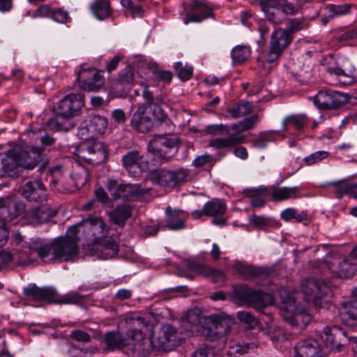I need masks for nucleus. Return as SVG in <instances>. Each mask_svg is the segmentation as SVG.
Returning a JSON list of instances; mask_svg holds the SVG:
<instances>
[{
  "label": "nucleus",
  "instance_id": "a211bd4d",
  "mask_svg": "<svg viewBox=\"0 0 357 357\" xmlns=\"http://www.w3.org/2000/svg\"><path fill=\"white\" fill-rule=\"evenodd\" d=\"M180 340L175 327L170 324H164L157 337L150 340L149 343L159 350L170 351L180 344Z\"/></svg>",
  "mask_w": 357,
  "mask_h": 357
},
{
  "label": "nucleus",
  "instance_id": "423d86ee",
  "mask_svg": "<svg viewBox=\"0 0 357 357\" xmlns=\"http://www.w3.org/2000/svg\"><path fill=\"white\" fill-rule=\"evenodd\" d=\"M25 209L26 205L21 200L8 197L0 198V248L8 241V231L5 227L6 223L19 217Z\"/></svg>",
  "mask_w": 357,
  "mask_h": 357
},
{
  "label": "nucleus",
  "instance_id": "a18cd8bd",
  "mask_svg": "<svg viewBox=\"0 0 357 357\" xmlns=\"http://www.w3.org/2000/svg\"><path fill=\"white\" fill-rule=\"evenodd\" d=\"M252 111V105L248 101H241L232 107L227 109L233 119H238L250 114Z\"/></svg>",
  "mask_w": 357,
  "mask_h": 357
},
{
  "label": "nucleus",
  "instance_id": "bb28decb",
  "mask_svg": "<svg viewBox=\"0 0 357 357\" xmlns=\"http://www.w3.org/2000/svg\"><path fill=\"white\" fill-rule=\"evenodd\" d=\"M144 156L137 150L130 151L123 155L121 162L123 168L131 176H138L147 168V162H144Z\"/></svg>",
  "mask_w": 357,
  "mask_h": 357
},
{
  "label": "nucleus",
  "instance_id": "6e6552de",
  "mask_svg": "<svg viewBox=\"0 0 357 357\" xmlns=\"http://www.w3.org/2000/svg\"><path fill=\"white\" fill-rule=\"evenodd\" d=\"M70 232H75L87 241L96 243L108 234L106 224L101 218L86 219L70 227Z\"/></svg>",
  "mask_w": 357,
  "mask_h": 357
},
{
  "label": "nucleus",
  "instance_id": "9b49d317",
  "mask_svg": "<svg viewBox=\"0 0 357 357\" xmlns=\"http://www.w3.org/2000/svg\"><path fill=\"white\" fill-rule=\"evenodd\" d=\"M76 155L93 165H100L106 161L107 149L105 144L97 140H86L79 143Z\"/></svg>",
  "mask_w": 357,
  "mask_h": 357
},
{
  "label": "nucleus",
  "instance_id": "603ef678",
  "mask_svg": "<svg viewBox=\"0 0 357 357\" xmlns=\"http://www.w3.org/2000/svg\"><path fill=\"white\" fill-rule=\"evenodd\" d=\"M123 182L117 180L108 178L105 187L112 201H116L121 198Z\"/></svg>",
  "mask_w": 357,
  "mask_h": 357
},
{
  "label": "nucleus",
  "instance_id": "338daca9",
  "mask_svg": "<svg viewBox=\"0 0 357 357\" xmlns=\"http://www.w3.org/2000/svg\"><path fill=\"white\" fill-rule=\"evenodd\" d=\"M77 136L84 141L91 140L90 138H93L95 135L92 132L91 127L88 122H85L84 124H82L78 128Z\"/></svg>",
  "mask_w": 357,
  "mask_h": 357
},
{
  "label": "nucleus",
  "instance_id": "5fc2aeb1",
  "mask_svg": "<svg viewBox=\"0 0 357 357\" xmlns=\"http://www.w3.org/2000/svg\"><path fill=\"white\" fill-rule=\"evenodd\" d=\"M174 69L178 77L183 82L189 80L193 74V68L188 65H183L181 61L174 63Z\"/></svg>",
  "mask_w": 357,
  "mask_h": 357
},
{
  "label": "nucleus",
  "instance_id": "c85d7f7f",
  "mask_svg": "<svg viewBox=\"0 0 357 357\" xmlns=\"http://www.w3.org/2000/svg\"><path fill=\"white\" fill-rule=\"evenodd\" d=\"M24 167L20 163V158L17 151L9 150L7 157L1 160L0 174L1 177H17L22 173Z\"/></svg>",
  "mask_w": 357,
  "mask_h": 357
},
{
  "label": "nucleus",
  "instance_id": "72a5a7b5",
  "mask_svg": "<svg viewBox=\"0 0 357 357\" xmlns=\"http://www.w3.org/2000/svg\"><path fill=\"white\" fill-rule=\"evenodd\" d=\"M342 323L349 328H357V300L352 299L343 303L340 310Z\"/></svg>",
  "mask_w": 357,
  "mask_h": 357
},
{
  "label": "nucleus",
  "instance_id": "ddd939ff",
  "mask_svg": "<svg viewBox=\"0 0 357 357\" xmlns=\"http://www.w3.org/2000/svg\"><path fill=\"white\" fill-rule=\"evenodd\" d=\"M305 300L312 303L317 310L327 306V298L331 294L329 287L321 280H307L302 285Z\"/></svg>",
  "mask_w": 357,
  "mask_h": 357
},
{
  "label": "nucleus",
  "instance_id": "c03bdc74",
  "mask_svg": "<svg viewBox=\"0 0 357 357\" xmlns=\"http://www.w3.org/2000/svg\"><path fill=\"white\" fill-rule=\"evenodd\" d=\"M307 123L308 118L305 114H291L283 119L281 130H286L289 125L294 126L297 130H301Z\"/></svg>",
  "mask_w": 357,
  "mask_h": 357
},
{
  "label": "nucleus",
  "instance_id": "f8f14e48",
  "mask_svg": "<svg viewBox=\"0 0 357 357\" xmlns=\"http://www.w3.org/2000/svg\"><path fill=\"white\" fill-rule=\"evenodd\" d=\"M76 155L93 165H100L106 161L107 149L105 144L97 140H86L79 143Z\"/></svg>",
  "mask_w": 357,
  "mask_h": 357
},
{
  "label": "nucleus",
  "instance_id": "7c9ffc66",
  "mask_svg": "<svg viewBox=\"0 0 357 357\" xmlns=\"http://www.w3.org/2000/svg\"><path fill=\"white\" fill-rule=\"evenodd\" d=\"M25 297L35 301H47L52 303L56 296V290L51 287H39L35 284H29L23 289Z\"/></svg>",
  "mask_w": 357,
  "mask_h": 357
},
{
  "label": "nucleus",
  "instance_id": "f03ea898",
  "mask_svg": "<svg viewBox=\"0 0 357 357\" xmlns=\"http://www.w3.org/2000/svg\"><path fill=\"white\" fill-rule=\"evenodd\" d=\"M180 142L171 135H156L149 141L148 152L155 165L167 163L176 154Z\"/></svg>",
  "mask_w": 357,
  "mask_h": 357
},
{
  "label": "nucleus",
  "instance_id": "864d4df0",
  "mask_svg": "<svg viewBox=\"0 0 357 357\" xmlns=\"http://www.w3.org/2000/svg\"><path fill=\"white\" fill-rule=\"evenodd\" d=\"M250 49L247 46L238 45L231 50V57L234 63H241L245 61L250 55Z\"/></svg>",
  "mask_w": 357,
  "mask_h": 357
},
{
  "label": "nucleus",
  "instance_id": "b1692460",
  "mask_svg": "<svg viewBox=\"0 0 357 357\" xmlns=\"http://www.w3.org/2000/svg\"><path fill=\"white\" fill-rule=\"evenodd\" d=\"M147 109L146 105L140 104L131 116L130 125L139 132H149L153 128L155 123L160 125L154 119V117L151 118L149 116Z\"/></svg>",
  "mask_w": 357,
  "mask_h": 357
},
{
  "label": "nucleus",
  "instance_id": "473e14b6",
  "mask_svg": "<svg viewBox=\"0 0 357 357\" xmlns=\"http://www.w3.org/2000/svg\"><path fill=\"white\" fill-rule=\"evenodd\" d=\"M20 158V163L24 169H32L43 160L45 155L38 148L31 146L28 149H22L17 152Z\"/></svg>",
  "mask_w": 357,
  "mask_h": 357
},
{
  "label": "nucleus",
  "instance_id": "79ce46f5",
  "mask_svg": "<svg viewBox=\"0 0 357 357\" xmlns=\"http://www.w3.org/2000/svg\"><path fill=\"white\" fill-rule=\"evenodd\" d=\"M70 178L73 184L75 185V190L82 188L89 179V172L84 166L77 165L73 168L70 173Z\"/></svg>",
  "mask_w": 357,
  "mask_h": 357
},
{
  "label": "nucleus",
  "instance_id": "dca6fc26",
  "mask_svg": "<svg viewBox=\"0 0 357 357\" xmlns=\"http://www.w3.org/2000/svg\"><path fill=\"white\" fill-rule=\"evenodd\" d=\"M349 101L347 93L326 90L320 91L314 98V105L320 109H337Z\"/></svg>",
  "mask_w": 357,
  "mask_h": 357
},
{
  "label": "nucleus",
  "instance_id": "a19ab883",
  "mask_svg": "<svg viewBox=\"0 0 357 357\" xmlns=\"http://www.w3.org/2000/svg\"><path fill=\"white\" fill-rule=\"evenodd\" d=\"M90 10L98 20H104L109 18L112 13L109 0H96L91 6Z\"/></svg>",
  "mask_w": 357,
  "mask_h": 357
},
{
  "label": "nucleus",
  "instance_id": "6e6d98bb",
  "mask_svg": "<svg viewBox=\"0 0 357 357\" xmlns=\"http://www.w3.org/2000/svg\"><path fill=\"white\" fill-rule=\"evenodd\" d=\"M201 135H221L225 132H229L228 126L223 124H212L206 126L204 129L197 130Z\"/></svg>",
  "mask_w": 357,
  "mask_h": 357
},
{
  "label": "nucleus",
  "instance_id": "f257e3e1",
  "mask_svg": "<svg viewBox=\"0 0 357 357\" xmlns=\"http://www.w3.org/2000/svg\"><path fill=\"white\" fill-rule=\"evenodd\" d=\"M66 236L54 238L51 243H46L40 238L31 239L29 248L32 252L44 261H68L75 259L79 253V235L70 232Z\"/></svg>",
  "mask_w": 357,
  "mask_h": 357
},
{
  "label": "nucleus",
  "instance_id": "37998d69",
  "mask_svg": "<svg viewBox=\"0 0 357 357\" xmlns=\"http://www.w3.org/2000/svg\"><path fill=\"white\" fill-rule=\"evenodd\" d=\"M146 193V190L142 188L141 184L123 183L121 199L128 201L135 200Z\"/></svg>",
  "mask_w": 357,
  "mask_h": 357
},
{
  "label": "nucleus",
  "instance_id": "cd10ccee",
  "mask_svg": "<svg viewBox=\"0 0 357 357\" xmlns=\"http://www.w3.org/2000/svg\"><path fill=\"white\" fill-rule=\"evenodd\" d=\"M104 342L109 350H121L126 354L128 349L132 347L133 344L127 333L124 335L119 331L107 332L104 335Z\"/></svg>",
  "mask_w": 357,
  "mask_h": 357
},
{
  "label": "nucleus",
  "instance_id": "2eb2a0df",
  "mask_svg": "<svg viewBox=\"0 0 357 357\" xmlns=\"http://www.w3.org/2000/svg\"><path fill=\"white\" fill-rule=\"evenodd\" d=\"M77 74V82L84 91H97L105 85L104 76L96 68L82 65Z\"/></svg>",
  "mask_w": 357,
  "mask_h": 357
},
{
  "label": "nucleus",
  "instance_id": "c9c22d12",
  "mask_svg": "<svg viewBox=\"0 0 357 357\" xmlns=\"http://www.w3.org/2000/svg\"><path fill=\"white\" fill-rule=\"evenodd\" d=\"M133 207L128 204L117 205L113 210L107 212L111 221L119 227H124L126 221L130 218Z\"/></svg>",
  "mask_w": 357,
  "mask_h": 357
},
{
  "label": "nucleus",
  "instance_id": "c756f323",
  "mask_svg": "<svg viewBox=\"0 0 357 357\" xmlns=\"http://www.w3.org/2000/svg\"><path fill=\"white\" fill-rule=\"evenodd\" d=\"M142 97L146 101V103L144 104L147 106V109H150V112L158 123L167 124L170 121L168 115L165 112L162 107L158 104L157 98H155L153 93L149 90L148 86L144 87Z\"/></svg>",
  "mask_w": 357,
  "mask_h": 357
},
{
  "label": "nucleus",
  "instance_id": "13d9d810",
  "mask_svg": "<svg viewBox=\"0 0 357 357\" xmlns=\"http://www.w3.org/2000/svg\"><path fill=\"white\" fill-rule=\"evenodd\" d=\"M121 3L123 8L129 10L132 18L142 17L144 15V10L142 6L135 4L132 0H121Z\"/></svg>",
  "mask_w": 357,
  "mask_h": 357
},
{
  "label": "nucleus",
  "instance_id": "0e129e2a",
  "mask_svg": "<svg viewBox=\"0 0 357 357\" xmlns=\"http://www.w3.org/2000/svg\"><path fill=\"white\" fill-rule=\"evenodd\" d=\"M328 155V153L327 151H317L307 157H305L303 158V161L306 165L310 166L322 160L324 158H326Z\"/></svg>",
  "mask_w": 357,
  "mask_h": 357
},
{
  "label": "nucleus",
  "instance_id": "7ed1b4c3",
  "mask_svg": "<svg viewBox=\"0 0 357 357\" xmlns=\"http://www.w3.org/2000/svg\"><path fill=\"white\" fill-rule=\"evenodd\" d=\"M234 324V319L228 314H213L199 319L198 329L206 339L214 341L227 335Z\"/></svg>",
  "mask_w": 357,
  "mask_h": 357
},
{
  "label": "nucleus",
  "instance_id": "1a4fd4ad",
  "mask_svg": "<svg viewBox=\"0 0 357 357\" xmlns=\"http://www.w3.org/2000/svg\"><path fill=\"white\" fill-rule=\"evenodd\" d=\"M294 351L295 357H328L331 349L324 346V336L319 333L301 340Z\"/></svg>",
  "mask_w": 357,
  "mask_h": 357
},
{
  "label": "nucleus",
  "instance_id": "9d476101",
  "mask_svg": "<svg viewBox=\"0 0 357 357\" xmlns=\"http://www.w3.org/2000/svg\"><path fill=\"white\" fill-rule=\"evenodd\" d=\"M190 178V171L183 167L174 171L165 168L155 169L149 174V179L153 184L169 188H174L176 185L187 182Z\"/></svg>",
  "mask_w": 357,
  "mask_h": 357
},
{
  "label": "nucleus",
  "instance_id": "39448f33",
  "mask_svg": "<svg viewBox=\"0 0 357 357\" xmlns=\"http://www.w3.org/2000/svg\"><path fill=\"white\" fill-rule=\"evenodd\" d=\"M125 323L128 325L127 333L133 342L132 347L128 349L126 354L132 357L146 354L147 349L144 346V342L147 340L142 328L148 326L149 321L140 316H131L125 319Z\"/></svg>",
  "mask_w": 357,
  "mask_h": 357
},
{
  "label": "nucleus",
  "instance_id": "3c124183",
  "mask_svg": "<svg viewBox=\"0 0 357 357\" xmlns=\"http://www.w3.org/2000/svg\"><path fill=\"white\" fill-rule=\"evenodd\" d=\"M134 79V69L130 66H126L121 70L118 77V84L122 86L124 89L129 90L132 85Z\"/></svg>",
  "mask_w": 357,
  "mask_h": 357
},
{
  "label": "nucleus",
  "instance_id": "680f3d73",
  "mask_svg": "<svg viewBox=\"0 0 357 357\" xmlns=\"http://www.w3.org/2000/svg\"><path fill=\"white\" fill-rule=\"evenodd\" d=\"M351 6V4H344L340 6H336L334 4L328 5L327 8L330 13L329 17L334 18L336 16L349 14L350 13Z\"/></svg>",
  "mask_w": 357,
  "mask_h": 357
},
{
  "label": "nucleus",
  "instance_id": "e433bc0d",
  "mask_svg": "<svg viewBox=\"0 0 357 357\" xmlns=\"http://www.w3.org/2000/svg\"><path fill=\"white\" fill-rule=\"evenodd\" d=\"M188 267L197 275H202L205 277L211 278L215 283L225 280V275L222 271L210 268L204 264L195 261L188 262Z\"/></svg>",
  "mask_w": 357,
  "mask_h": 357
},
{
  "label": "nucleus",
  "instance_id": "393cba45",
  "mask_svg": "<svg viewBox=\"0 0 357 357\" xmlns=\"http://www.w3.org/2000/svg\"><path fill=\"white\" fill-rule=\"evenodd\" d=\"M226 203L220 199H212L204 204L205 216L212 217V224L224 226L227 224L228 218L225 216L227 211Z\"/></svg>",
  "mask_w": 357,
  "mask_h": 357
},
{
  "label": "nucleus",
  "instance_id": "774afa93",
  "mask_svg": "<svg viewBox=\"0 0 357 357\" xmlns=\"http://www.w3.org/2000/svg\"><path fill=\"white\" fill-rule=\"evenodd\" d=\"M51 18L54 21L62 24H66L70 21L68 13L61 8L53 10Z\"/></svg>",
  "mask_w": 357,
  "mask_h": 357
},
{
  "label": "nucleus",
  "instance_id": "f704fd0d",
  "mask_svg": "<svg viewBox=\"0 0 357 357\" xmlns=\"http://www.w3.org/2000/svg\"><path fill=\"white\" fill-rule=\"evenodd\" d=\"M234 268L245 279H252L259 276H268L271 273V270L268 268L256 267L241 261H236L234 265Z\"/></svg>",
  "mask_w": 357,
  "mask_h": 357
},
{
  "label": "nucleus",
  "instance_id": "20e7f679",
  "mask_svg": "<svg viewBox=\"0 0 357 357\" xmlns=\"http://www.w3.org/2000/svg\"><path fill=\"white\" fill-rule=\"evenodd\" d=\"M232 297L235 303L252 306L262 312L273 301L271 294L252 289L246 284L233 285Z\"/></svg>",
  "mask_w": 357,
  "mask_h": 357
},
{
  "label": "nucleus",
  "instance_id": "4d7b16f0",
  "mask_svg": "<svg viewBox=\"0 0 357 357\" xmlns=\"http://www.w3.org/2000/svg\"><path fill=\"white\" fill-rule=\"evenodd\" d=\"M333 185L335 187V193L337 198H341L345 195H354V183L342 181L335 183Z\"/></svg>",
  "mask_w": 357,
  "mask_h": 357
},
{
  "label": "nucleus",
  "instance_id": "f3484780",
  "mask_svg": "<svg viewBox=\"0 0 357 357\" xmlns=\"http://www.w3.org/2000/svg\"><path fill=\"white\" fill-rule=\"evenodd\" d=\"M293 36L284 29H278L272 33L271 47L267 54L266 61L273 63L278 60L282 52L292 42Z\"/></svg>",
  "mask_w": 357,
  "mask_h": 357
},
{
  "label": "nucleus",
  "instance_id": "4c0bfd02",
  "mask_svg": "<svg viewBox=\"0 0 357 357\" xmlns=\"http://www.w3.org/2000/svg\"><path fill=\"white\" fill-rule=\"evenodd\" d=\"M268 195L275 202H282L289 199H296L301 197V190L298 187H272Z\"/></svg>",
  "mask_w": 357,
  "mask_h": 357
},
{
  "label": "nucleus",
  "instance_id": "4be33fe9",
  "mask_svg": "<svg viewBox=\"0 0 357 357\" xmlns=\"http://www.w3.org/2000/svg\"><path fill=\"white\" fill-rule=\"evenodd\" d=\"M39 206L29 210L25 213L24 218L27 223L33 225L46 223L54 218L58 211L52 208L46 202L38 203Z\"/></svg>",
  "mask_w": 357,
  "mask_h": 357
},
{
  "label": "nucleus",
  "instance_id": "49530a36",
  "mask_svg": "<svg viewBox=\"0 0 357 357\" xmlns=\"http://www.w3.org/2000/svg\"><path fill=\"white\" fill-rule=\"evenodd\" d=\"M167 214V227L171 230H179L185 227L184 220L180 218V213L178 211H172L169 206L166 209Z\"/></svg>",
  "mask_w": 357,
  "mask_h": 357
},
{
  "label": "nucleus",
  "instance_id": "e2e57ef3",
  "mask_svg": "<svg viewBox=\"0 0 357 357\" xmlns=\"http://www.w3.org/2000/svg\"><path fill=\"white\" fill-rule=\"evenodd\" d=\"M236 317L241 323L248 325L250 328H254L258 323L257 318L248 311H238L236 313Z\"/></svg>",
  "mask_w": 357,
  "mask_h": 357
},
{
  "label": "nucleus",
  "instance_id": "8fccbe9b",
  "mask_svg": "<svg viewBox=\"0 0 357 357\" xmlns=\"http://www.w3.org/2000/svg\"><path fill=\"white\" fill-rule=\"evenodd\" d=\"M93 134H103L107 128V119L99 115H94L91 117L88 122Z\"/></svg>",
  "mask_w": 357,
  "mask_h": 357
},
{
  "label": "nucleus",
  "instance_id": "2f4dec72",
  "mask_svg": "<svg viewBox=\"0 0 357 357\" xmlns=\"http://www.w3.org/2000/svg\"><path fill=\"white\" fill-rule=\"evenodd\" d=\"M94 255L100 259H112L117 255L119 245L111 237H105L96 243L93 248Z\"/></svg>",
  "mask_w": 357,
  "mask_h": 357
},
{
  "label": "nucleus",
  "instance_id": "aec40b11",
  "mask_svg": "<svg viewBox=\"0 0 357 357\" xmlns=\"http://www.w3.org/2000/svg\"><path fill=\"white\" fill-rule=\"evenodd\" d=\"M190 10L191 13L188 12L183 20L185 24L190 22L200 23L208 18H214L215 16L206 0H191Z\"/></svg>",
  "mask_w": 357,
  "mask_h": 357
},
{
  "label": "nucleus",
  "instance_id": "052dcab7",
  "mask_svg": "<svg viewBox=\"0 0 357 357\" xmlns=\"http://www.w3.org/2000/svg\"><path fill=\"white\" fill-rule=\"evenodd\" d=\"M40 146H37L38 148L45 154L46 151H50L52 149H55L56 144V139L53 136L45 133L40 137Z\"/></svg>",
  "mask_w": 357,
  "mask_h": 357
},
{
  "label": "nucleus",
  "instance_id": "4468645a",
  "mask_svg": "<svg viewBox=\"0 0 357 357\" xmlns=\"http://www.w3.org/2000/svg\"><path fill=\"white\" fill-rule=\"evenodd\" d=\"M295 300L289 298L280 307V314L293 328L304 329L311 321V315L305 310H299L295 306Z\"/></svg>",
  "mask_w": 357,
  "mask_h": 357
},
{
  "label": "nucleus",
  "instance_id": "09e8293b",
  "mask_svg": "<svg viewBox=\"0 0 357 357\" xmlns=\"http://www.w3.org/2000/svg\"><path fill=\"white\" fill-rule=\"evenodd\" d=\"M84 297L77 292H70L64 295H59L56 291V296L52 303L56 304H79Z\"/></svg>",
  "mask_w": 357,
  "mask_h": 357
},
{
  "label": "nucleus",
  "instance_id": "a878e982",
  "mask_svg": "<svg viewBox=\"0 0 357 357\" xmlns=\"http://www.w3.org/2000/svg\"><path fill=\"white\" fill-rule=\"evenodd\" d=\"M47 179L50 180V187L58 192L68 194L75 191L70 176L65 178L61 172V166H55L49 169Z\"/></svg>",
  "mask_w": 357,
  "mask_h": 357
},
{
  "label": "nucleus",
  "instance_id": "bf43d9fd",
  "mask_svg": "<svg viewBox=\"0 0 357 357\" xmlns=\"http://www.w3.org/2000/svg\"><path fill=\"white\" fill-rule=\"evenodd\" d=\"M355 266L349 263L347 259H344L339 263L337 276L340 278L352 277L354 275Z\"/></svg>",
  "mask_w": 357,
  "mask_h": 357
},
{
  "label": "nucleus",
  "instance_id": "69168bd1",
  "mask_svg": "<svg viewBox=\"0 0 357 357\" xmlns=\"http://www.w3.org/2000/svg\"><path fill=\"white\" fill-rule=\"evenodd\" d=\"M307 27L305 22L301 19H290L289 20V25L287 31H289L290 34L293 36V33L301 31Z\"/></svg>",
  "mask_w": 357,
  "mask_h": 357
},
{
  "label": "nucleus",
  "instance_id": "de8ad7c7",
  "mask_svg": "<svg viewBox=\"0 0 357 357\" xmlns=\"http://www.w3.org/2000/svg\"><path fill=\"white\" fill-rule=\"evenodd\" d=\"M267 191L265 188H259L257 189H245L243 193L252 199L250 200V204L252 207L261 208L265 204V200L264 198L259 197L261 194H264Z\"/></svg>",
  "mask_w": 357,
  "mask_h": 357
},
{
  "label": "nucleus",
  "instance_id": "58836bf2",
  "mask_svg": "<svg viewBox=\"0 0 357 357\" xmlns=\"http://www.w3.org/2000/svg\"><path fill=\"white\" fill-rule=\"evenodd\" d=\"M245 140V136L240 135L238 133H234L230 134L226 137L212 139L209 142V146L215 149H220L223 148L233 147L236 145L243 143Z\"/></svg>",
  "mask_w": 357,
  "mask_h": 357
},
{
  "label": "nucleus",
  "instance_id": "ea45409f",
  "mask_svg": "<svg viewBox=\"0 0 357 357\" xmlns=\"http://www.w3.org/2000/svg\"><path fill=\"white\" fill-rule=\"evenodd\" d=\"M46 126L53 131H68L73 127L71 118L56 112L55 116L46 122Z\"/></svg>",
  "mask_w": 357,
  "mask_h": 357
},
{
  "label": "nucleus",
  "instance_id": "412c9836",
  "mask_svg": "<svg viewBox=\"0 0 357 357\" xmlns=\"http://www.w3.org/2000/svg\"><path fill=\"white\" fill-rule=\"evenodd\" d=\"M321 335L324 336V346L330 347L331 351L336 349L340 351L347 344L349 335L340 326L326 327Z\"/></svg>",
  "mask_w": 357,
  "mask_h": 357
},
{
  "label": "nucleus",
  "instance_id": "0eeeda50",
  "mask_svg": "<svg viewBox=\"0 0 357 357\" xmlns=\"http://www.w3.org/2000/svg\"><path fill=\"white\" fill-rule=\"evenodd\" d=\"M266 19L275 24L282 23L287 15H295L298 13L294 3L287 0H257Z\"/></svg>",
  "mask_w": 357,
  "mask_h": 357
},
{
  "label": "nucleus",
  "instance_id": "6ab92c4d",
  "mask_svg": "<svg viewBox=\"0 0 357 357\" xmlns=\"http://www.w3.org/2000/svg\"><path fill=\"white\" fill-rule=\"evenodd\" d=\"M22 196L30 202L43 203L47 200L46 188L38 179L27 181L20 188Z\"/></svg>",
  "mask_w": 357,
  "mask_h": 357
},
{
  "label": "nucleus",
  "instance_id": "5701e85b",
  "mask_svg": "<svg viewBox=\"0 0 357 357\" xmlns=\"http://www.w3.org/2000/svg\"><path fill=\"white\" fill-rule=\"evenodd\" d=\"M84 105V95L70 93L63 98L55 108L56 112L66 116L73 118L77 115L79 109Z\"/></svg>",
  "mask_w": 357,
  "mask_h": 357
}]
</instances>
